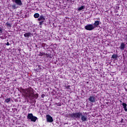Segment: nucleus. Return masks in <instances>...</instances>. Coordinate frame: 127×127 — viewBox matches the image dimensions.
<instances>
[{
    "label": "nucleus",
    "instance_id": "1",
    "mask_svg": "<svg viewBox=\"0 0 127 127\" xmlns=\"http://www.w3.org/2000/svg\"><path fill=\"white\" fill-rule=\"evenodd\" d=\"M70 118L72 119H77L79 120L80 119L82 122H87L88 121V114L87 113H82L78 112L77 113H72L70 114Z\"/></svg>",
    "mask_w": 127,
    "mask_h": 127
},
{
    "label": "nucleus",
    "instance_id": "2",
    "mask_svg": "<svg viewBox=\"0 0 127 127\" xmlns=\"http://www.w3.org/2000/svg\"><path fill=\"white\" fill-rule=\"evenodd\" d=\"M23 92L24 94L26 96V97H32L34 93V92L33 91V89L31 88L24 89L23 90Z\"/></svg>",
    "mask_w": 127,
    "mask_h": 127
},
{
    "label": "nucleus",
    "instance_id": "3",
    "mask_svg": "<svg viewBox=\"0 0 127 127\" xmlns=\"http://www.w3.org/2000/svg\"><path fill=\"white\" fill-rule=\"evenodd\" d=\"M27 119L30 120L31 122H34L35 123L36 122V120H37V117L35 116H33V114L30 113L27 116Z\"/></svg>",
    "mask_w": 127,
    "mask_h": 127
},
{
    "label": "nucleus",
    "instance_id": "4",
    "mask_svg": "<svg viewBox=\"0 0 127 127\" xmlns=\"http://www.w3.org/2000/svg\"><path fill=\"white\" fill-rule=\"evenodd\" d=\"M85 29L86 30H93L95 29V27L94 26V25L93 24H88L86 26L84 27Z\"/></svg>",
    "mask_w": 127,
    "mask_h": 127
},
{
    "label": "nucleus",
    "instance_id": "5",
    "mask_svg": "<svg viewBox=\"0 0 127 127\" xmlns=\"http://www.w3.org/2000/svg\"><path fill=\"white\" fill-rule=\"evenodd\" d=\"M46 120H47V123L53 122V118L50 115H46Z\"/></svg>",
    "mask_w": 127,
    "mask_h": 127
},
{
    "label": "nucleus",
    "instance_id": "6",
    "mask_svg": "<svg viewBox=\"0 0 127 127\" xmlns=\"http://www.w3.org/2000/svg\"><path fill=\"white\" fill-rule=\"evenodd\" d=\"M125 48H126V44L125 43H121L120 47V50L124 51Z\"/></svg>",
    "mask_w": 127,
    "mask_h": 127
},
{
    "label": "nucleus",
    "instance_id": "7",
    "mask_svg": "<svg viewBox=\"0 0 127 127\" xmlns=\"http://www.w3.org/2000/svg\"><path fill=\"white\" fill-rule=\"evenodd\" d=\"M12 1H14L17 5H22V2L21 0H12Z\"/></svg>",
    "mask_w": 127,
    "mask_h": 127
},
{
    "label": "nucleus",
    "instance_id": "8",
    "mask_svg": "<svg viewBox=\"0 0 127 127\" xmlns=\"http://www.w3.org/2000/svg\"><path fill=\"white\" fill-rule=\"evenodd\" d=\"M88 100L89 102H91V103H95V101H96V97L95 96H90Z\"/></svg>",
    "mask_w": 127,
    "mask_h": 127
},
{
    "label": "nucleus",
    "instance_id": "9",
    "mask_svg": "<svg viewBox=\"0 0 127 127\" xmlns=\"http://www.w3.org/2000/svg\"><path fill=\"white\" fill-rule=\"evenodd\" d=\"M100 24V21H95L94 23L93 24V26L96 28V27H98V26Z\"/></svg>",
    "mask_w": 127,
    "mask_h": 127
},
{
    "label": "nucleus",
    "instance_id": "10",
    "mask_svg": "<svg viewBox=\"0 0 127 127\" xmlns=\"http://www.w3.org/2000/svg\"><path fill=\"white\" fill-rule=\"evenodd\" d=\"M45 20V18H44V16L42 15L40 16L39 18L38 19V20L39 21H44Z\"/></svg>",
    "mask_w": 127,
    "mask_h": 127
},
{
    "label": "nucleus",
    "instance_id": "11",
    "mask_svg": "<svg viewBox=\"0 0 127 127\" xmlns=\"http://www.w3.org/2000/svg\"><path fill=\"white\" fill-rule=\"evenodd\" d=\"M122 106H123V108L125 111V112H127V104L126 103H123Z\"/></svg>",
    "mask_w": 127,
    "mask_h": 127
},
{
    "label": "nucleus",
    "instance_id": "12",
    "mask_svg": "<svg viewBox=\"0 0 127 127\" xmlns=\"http://www.w3.org/2000/svg\"><path fill=\"white\" fill-rule=\"evenodd\" d=\"M30 35H31V33H27L24 34V37H27L28 38H29Z\"/></svg>",
    "mask_w": 127,
    "mask_h": 127
},
{
    "label": "nucleus",
    "instance_id": "13",
    "mask_svg": "<svg viewBox=\"0 0 127 127\" xmlns=\"http://www.w3.org/2000/svg\"><path fill=\"white\" fill-rule=\"evenodd\" d=\"M83 9H85V6H81L78 8V10L79 11H80L81 10H83Z\"/></svg>",
    "mask_w": 127,
    "mask_h": 127
},
{
    "label": "nucleus",
    "instance_id": "14",
    "mask_svg": "<svg viewBox=\"0 0 127 127\" xmlns=\"http://www.w3.org/2000/svg\"><path fill=\"white\" fill-rule=\"evenodd\" d=\"M34 17H35V18H38V17H39V14H38V13H36L34 14Z\"/></svg>",
    "mask_w": 127,
    "mask_h": 127
},
{
    "label": "nucleus",
    "instance_id": "15",
    "mask_svg": "<svg viewBox=\"0 0 127 127\" xmlns=\"http://www.w3.org/2000/svg\"><path fill=\"white\" fill-rule=\"evenodd\" d=\"M10 101H11V99L10 98H7L5 100V103H9Z\"/></svg>",
    "mask_w": 127,
    "mask_h": 127
},
{
    "label": "nucleus",
    "instance_id": "16",
    "mask_svg": "<svg viewBox=\"0 0 127 127\" xmlns=\"http://www.w3.org/2000/svg\"><path fill=\"white\" fill-rule=\"evenodd\" d=\"M5 25H6V26H7V27H11V25L10 24V23H8V22H7L5 23Z\"/></svg>",
    "mask_w": 127,
    "mask_h": 127
},
{
    "label": "nucleus",
    "instance_id": "17",
    "mask_svg": "<svg viewBox=\"0 0 127 127\" xmlns=\"http://www.w3.org/2000/svg\"><path fill=\"white\" fill-rule=\"evenodd\" d=\"M112 58L113 59H116L117 58V55H113L112 56Z\"/></svg>",
    "mask_w": 127,
    "mask_h": 127
},
{
    "label": "nucleus",
    "instance_id": "18",
    "mask_svg": "<svg viewBox=\"0 0 127 127\" xmlns=\"http://www.w3.org/2000/svg\"><path fill=\"white\" fill-rule=\"evenodd\" d=\"M44 53L43 52H40V54L39 55V56H43L44 55Z\"/></svg>",
    "mask_w": 127,
    "mask_h": 127
},
{
    "label": "nucleus",
    "instance_id": "19",
    "mask_svg": "<svg viewBox=\"0 0 127 127\" xmlns=\"http://www.w3.org/2000/svg\"><path fill=\"white\" fill-rule=\"evenodd\" d=\"M34 98H35V99H37V98H38V94H36L34 95Z\"/></svg>",
    "mask_w": 127,
    "mask_h": 127
},
{
    "label": "nucleus",
    "instance_id": "20",
    "mask_svg": "<svg viewBox=\"0 0 127 127\" xmlns=\"http://www.w3.org/2000/svg\"><path fill=\"white\" fill-rule=\"evenodd\" d=\"M0 33H2V28L0 27Z\"/></svg>",
    "mask_w": 127,
    "mask_h": 127
},
{
    "label": "nucleus",
    "instance_id": "21",
    "mask_svg": "<svg viewBox=\"0 0 127 127\" xmlns=\"http://www.w3.org/2000/svg\"><path fill=\"white\" fill-rule=\"evenodd\" d=\"M44 21H42L41 22H39V24L40 25H42V23H43Z\"/></svg>",
    "mask_w": 127,
    "mask_h": 127
},
{
    "label": "nucleus",
    "instance_id": "22",
    "mask_svg": "<svg viewBox=\"0 0 127 127\" xmlns=\"http://www.w3.org/2000/svg\"><path fill=\"white\" fill-rule=\"evenodd\" d=\"M125 39L126 40H127V35H126L125 36Z\"/></svg>",
    "mask_w": 127,
    "mask_h": 127
},
{
    "label": "nucleus",
    "instance_id": "23",
    "mask_svg": "<svg viewBox=\"0 0 127 127\" xmlns=\"http://www.w3.org/2000/svg\"><path fill=\"white\" fill-rule=\"evenodd\" d=\"M6 45H7V46H8L9 45V43L7 42L6 43Z\"/></svg>",
    "mask_w": 127,
    "mask_h": 127
},
{
    "label": "nucleus",
    "instance_id": "24",
    "mask_svg": "<svg viewBox=\"0 0 127 127\" xmlns=\"http://www.w3.org/2000/svg\"><path fill=\"white\" fill-rule=\"evenodd\" d=\"M44 94L42 95V98H44Z\"/></svg>",
    "mask_w": 127,
    "mask_h": 127
},
{
    "label": "nucleus",
    "instance_id": "25",
    "mask_svg": "<svg viewBox=\"0 0 127 127\" xmlns=\"http://www.w3.org/2000/svg\"><path fill=\"white\" fill-rule=\"evenodd\" d=\"M125 90H126V91H127V87H125Z\"/></svg>",
    "mask_w": 127,
    "mask_h": 127
},
{
    "label": "nucleus",
    "instance_id": "26",
    "mask_svg": "<svg viewBox=\"0 0 127 127\" xmlns=\"http://www.w3.org/2000/svg\"><path fill=\"white\" fill-rule=\"evenodd\" d=\"M69 0H66L67 1H69Z\"/></svg>",
    "mask_w": 127,
    "mask_h": 127
},
{
    "label": "nucleus",
    "instance_id": "27",
    "mask_svg": "<svg viewBox=\"0 0 127 127\" xmlns=\"http://www.w3.org/2000/svg\"><path fill=\"white\" fill-rule=\"evenodd\" d=\"M13 7H14V5L13 6Z\"/></svg>",
    "mask_w": 127,
    "mask_h": 127
}]
</instances>
